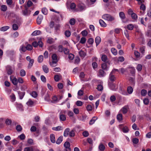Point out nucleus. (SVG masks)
Here are the masks:
<instances>
[{
	"instance_id": "17",
	"label": "nucleus",
	"mask_w": 151,
	"mask_h": 151,
	"mask_svg": "<svg viewBox=\"0 0 151 151\" xmlns=\"http://www.w3.org/2000/svg\"><path fill=\"white\" fill-rule=\"evenodd\" d=\"M18 94L19 97V98L20 99H22L25 94V92H21L20 91H18Z\"/></svg>"
},
{
	"instance_id": "29",
	"label": "nucleus",
	"mask_w": 151,
	"mask_h": 151,
	"mask_svg": "<svg viewBox=\"0 0 151 151\" xmlns=\"http://www.w3.org/2000/svg\"><path fill=\"white\" fill-rule=\"evenodd\" d=\"M99 23L101 26L102 27H105L106 26V24L101 19L99 20Z\"/></svg>"
},
{
	"instance_id": "36",
	"label": "nucleus",
	"mask_w": 151,
	"mask_h": 151,
	"mask_svg": "<svg viewBox=\"0 0 151 151\" xmlns=\"http://www.w3.org/2000/svg\"><path fill=\"white\" fill-rule=\"evenodd\" d=\"M9 27L8 26H5L1 27L0 29V31H5L9 29Z\"/></svg>"
},
{
	"instance_id": "43",
	"label": "nucleus",
	"mask_w": 151,
	"mask_h": 151,
	"mask_svg": "<svg viewBox=\"0 0 151 151\" xmlns=\"http://www.w3.org/2000/svg\"><path fill=\"white\" fill-rule=\"evenodd\" d=\"M130 72L131 74H132L133 75L135 74V68L133 67H131L130 68Z\"/></svg>"
},
{
	"instance_id": "28",
	"label": "nucleus",
	"mask_w": 151,
	"mask_h": 151,
	"mask_svg": "<svg viewBox=\"0 0 151 151\" xmlns=\"http://www.w3.org/2000/svg\"><path fill=\"white\" fill-rule=\"evenodd\" d=\"M42 69L44 71L45 73H47L48 72L49 69L46 65H44L43 66Z\"/></svg>"
},
{
	"instance_id": "23",
	"label": "nucleus",
	"mask_w": 151,
	"mask_h": 151,
	"mask_svg": "<svg viewBox=\"0 0 151 151\" xmlns=\"http://www.w3.org/2000/svg\"><path fill=\"white\" fill-rule=\"evenodd\" d=\"M6 53L7 55L10 56L13 55L14 54V51L13 50H8L6 51Z\"/></svg>"
},
{
	"instance_id": "39",
	"label": "nucleus",
	"mask_w": 151,
	"mask_h": 151,
	"mask_svg": "<svg viewBox=\"0 0 151 151\" xmlns=\"http://www.w3.org/2000/svg\"><path fill=\"white\" fill-rule=\"evenodd\" d=\"M117 119L119 121H120L122 120V114H120L117 116Z\"/></svg>"
},
{
	"instance_id": "51",
	"label": "nucleus",
	"mask_w": 151,
	"mask_h": 151,
	"mask_svg": "<svg viewBox=\"0 0 151 151\" xmlns=\"http://www.w3.org/2000/svg\"><path fill=\"white\" fill-rule=\"evenodd\" d=\"M75 20L74 18L71 19L69 23L70 25H74L75 23Z\"/></svg>"
},
{
	"instance_id": "7",
	"label": "nucleus",
	"mask_w": 151,
	"mask_h": 151,
	"mask_svg": "<svg viewBox=\"0 0 151 151\" xmlns=\"http://www.w3.org/2000/svg\"><path fill=\"white\" fill-rule=\"evenodd\" d=\"M10 79L13 84L14 85H17L18 83V79L14 77H11Z\"/></svg>"
},
{
	"instance_id": "35",
	"label": "nucleus",
	"mask_w": 151,
	"mask_h": 151,
	"mask_svg": "<svg viewBox=\"0 0 151 151\" xmlns=\"http://www.w3.org/2000/svg\"><path fill=\"white\" fill-rule=\"evenodd\" d=\"M22 14L24 16H28L30 14V13L28 12L27 9L23 11Z\"/></svg>"
},
{
	"instance_id": "2",
	"label": "nucleus",
	"mask_w": 151,
	"mask_h": 151,
	"mask_svg": "<svg viewBox=\"0 0 151 151\" xmlns=\"http://www.w3.org/2000/svg\"><path fill=\"white\" fill-rule=\"evenodd\" d=\"M59 116L60 121H64L66 120V116L63 114L62 111L60 112L59 113Z\"/></svg>"
},
{
	"instance_id": "44",
	"label": "nucleus",
	"mask_w": 151,
	"mask_h": 151,
	"mask_svg": "<svg viewBox=\"0 0 151 151\" xmlns=\"http://www.w3.org/2000/svg\"><path fill=\"white\" fill-rule=\"evenodd\" d=\"M10 97L12 99V101L14 102L16 100V97L14 93H12L10 96Z\"/></svg>"
},
{
	"instance_id": "21",
	"label": "nucleus",
	"mask_w": 151,
	"mask_h": 151,
	"mask_svg": "<svg viewBox=\"0 0 151 151\" xmlns=\"http://www.w3.org/2000/svg\"><path fill=\"white\" fill-rule=\"evenodd\" d=\"M61 77V76L60 74L55 75L54 76V79L55 81L58 82L59 81L60 78Z\"/></svg>"
},
{
	"instance_id": "45",
	"label": "nucleus",
	"mask_w": 151,
	"mask_h": 151,
	"mask_svg": "<svg viewBox=\"0 0 151 151\" xmlns=\"http://www.w3.org/2000/svg\"><path fill=\"white\" fill-rule=\"evenodd\" d=\"M142 69V65L141 64H138L137 66L136 69L139 71H141Z\"/></svg>"
},
{
	"instance_id": "10",
	"label": "nucleus",
	"mask_w": 151,
	"mask_h": 151,
	"mask_svg": "<svg viewBox=\"0 0 151 151\" xmlns=\"http://www.w3.org/2000/svg\"><path fill=\"white\" fill-rule=\"evenodd\" d=\"M42 19L43 16L41 15H39L37 17V24H40L41 23Z\"/></svg>"
},
{
	"instance_id": "56",
	"label": "nucleus",
	"mask_w": 151,
	"mask_h": 151,
	"mask_svg": "<svg viewBox=\"0 0 151 151\" xmlns=\"http://www.w3.org/2000/svg\"><path fill=\"white\" fill-rule=\"evenodd\" d=\"M82 134L83 136L85 137H87L89 135L88 132L87 131H85L83 132Z\"/></svg>"
},
{
	"instance_id": "52",
	"label": "nucleus",
	"mask_w": 151,
	"mask_h": 151,
	"mask_svg": "<svg viewBox=\"0 0 151 151\" xmlns=\"http://www.w3.org/2000/svg\"><path fill=\"white\" fill-rule=\"evenodd\" d=\"M16 129L18 132L21 131L22 129V127L20 125H18L16 127Z\"/></svg>"
},
{
	"instance_id": "8",
	"label": "nucleus",
	"mask_w": 151,
	"mask_h": 151,
	"mask_svg": "<svg viewBox=\"0 0 151 151\" xmlns=\"http://www.w3.org/2000/svg\"><path fill=\"white\" fill-rule=\"evenodd\" d=\"M6 68L7 73L9 75L11 74L12 73L11 67L10 66L8 65L6 67Z\"/></svg>"
},
{
	"instance_id": "49",
	"label": "nucleus",
	"mask_w": 151,
	"mask_h": 151,
	"mask_svg": "<svg viewBox=\"0 0 151 151\" xmlns=\"http://www.w3.org/2000/svg\"><path fill=\"white\" fill-rule=\"evenodd\" d=\"M45 100L46 101H49L50 100V95L48 94H47L45 96Z\"/></svg>"
},
{
	"instance_id": "33",
	"label": "nucleus",
	"mask_w": 151,
	"mask_h": 151,
	"mask_svg": "<svg viewBox=\"0 0 151 151\" xmlns=\"http://www.w3.org/2000/svg\"><path fill=\"white\" fill-rule=\"evenodd\" d=\"M20 74L22 77L26 75L25 71L23 69L21 70L20 71Z\"/></svg>"
},
{
	"instance_id": "15",
	"label": "nucleus",
	"mask_w": 151,
	"mask_h": 151,
	"mask_svg": "<svg viewBox=\"0 0 151 151\" xmlns=\"http://www.w3.org/2000/svg\"><path fill=\"white\" fill-rule=\"evenodd\" d=\"M128 107L127 106H125L123 107L121 109L122 112L124 114H126L128 110Z\"/></svg>"
},
{
	"instance_id": "30",
	"label": "nucleus",
	"mask_w": 151,
	"mask_h": 151,
	"mask_svg": "<svg viewBox=\"0 0 151 151\" xmlns=\"http://www.w3.org/2000/svg\"><path fill=\"white\" fill-rule=\"evenodd\" d=\"M97 119L96 117L94 116L92 118V119L90 121L89 124L90 125H92L93 124L96 120Z\"/></svg>"
},
{
	"instance_id": "62",
	"label": "nucleus",
	"mask_w": 151,
	"mask_h": 151,
	"mask_svg": "<svg viewBox=\"0 0 151 151\" xmlns=\"http://www.w3.org/2000/svg\"><path fill=\"white\" fill-rule=\"evenodd\" d=\"M68 114L69 116L73 117L74 115V114L73 112L70 111H68Z\"/></svg>"
},
{
	"instance_id": "47",
	"label": "nucleus",
	"mask_w": 151,
	"mask_h": 151,
	"mask_svg": "<svg viewBox=\"0 0 151 151\" xmlns=\"http://www.w3.org/2000/svg\"><path fill=\"white\" fill-rule=\"evenodd\" d=\"M24 151H33V148L32 147H25Z\"/></svg>"
},
{
	"instance_id": "57",
	"label": "nucleus",
	"mask_w": 151,
	"mask_h": 151,
	"mask_svg": "<svg viewBox=\"0 0 151 151\" xmlns=\"http://www.w3.org/2000/svg\"><path fill=\"white\" fill-rule=\"evenodd\" d=\"M110 99L111 102H113L116 100V97L114 95L111 96L110 97Z\"/></svg>"
},
{
	"instance_id": "11",
	"label": "nucleus",
	"mask_w": 151,
	"mask_h": 151,
	"mask_svg": "<svg viewBox=\"0 0 151 151\" xmlns=\"http://www.w3.org/2000/svg\"><path fill=\"white\" fill-rule=\"evenodd\" d=\"M98 148L99 151H104L105 149V147L102 143H100L99 146Z\"/></svg>"
},
{
	"instance_id": "12",
	"label": "nucleus",
	"mask_w": 151,
	"mask_h": 151,
	"mask_svg": "<svg viewBox=\"0 0 151 151\" xmlns=\"http://www.w3.org/2000/svg\"><path fill=\"white\" fill-rule=\"evenodd\" d=\"M106 75V73L102 70L100 69L99 70L98 75L100 77H103Z\"/></svg>"
},
{
	"instance_id": "54",
	"label": "nucleus",
	"mask_w": 151,
	"mask_h": 151,
	"mask_svg": "<svg viewBox=\"0 0 151 151\" xmlns=\"http://www.w3.org/2000/svg\"><path fill=\"white\" fill-rule=\"evenodd\" d=\"M65 35L67 37H69L71 35V33L69 31L66 30L65 32Z\"/></svg>"
},
{
	"instance_id": "46",
	"label": "nucleus",
	"mask_w": 151,
	"mask_h": 151,
	"mask_svg": "<svg viewBox=\"0 0 151 151\" xmlns=\"http://www.w3.org/2000/svg\"><path fill=\"white\" fill-rule=\"evenodd\" d=\"M58 62L57 60H53L52 61V62L51 63H50V65L52 67H55L56 66L57 62Z\"/></svg>"
},
{
	"instance_id": "20",
	"label": "nucleus",
	"mask_w": 151,
	"mask_h": 151,
	"mask_svg": "<svg viewBox=\"0 0 151 151\" xmlns=\"http://www.w3.org/2000/svg\"><path fill=\"white\" fill-rule=\"evenodd\" d=\"M1 10L3 12H6L7 9V7L6 5H2L0 8Z\"/></svg>"
},
{
	"instance_id": "13",
	"label": "nucleus",
	"mask_w": 151,
	"mask_h": 151,
	"mask_svg": "<svg viewBox=\"0 0 151 151\" xmlns=\"http://www.w3.org/2000/svg\"><path fill=\"white\" fill-rule=\"evenodd\" d=\"M52 130L55 131H59L63 130V127L61 126H58L56 127H53L52 128Z\"/></svg>"
},
{
	"instance_id": "24",
	"label": "nucleus",
	"mask_w": 151,
	"mask_h": 151,
	"mask_svg": "<svg viewBox=\"0 0 151 151\" xmlns=\"http://www.w3.org/2000/svg\"><path fill=\"white\" fill-rule=\"evenodd\" d=\"M131 16L132 19L134 20V21H137L138 17L137 15L135 13H133V14Z\"/></svg>"
},
{
	"instance_id": "31",
	"label": "nucleus",
	"mask_w": 151,
	"mask_h": 151,
	"mask_svg": "<svg viewBox=\"0 0 151 151\" xmlns=\"http://www.w3.org/2000/svg\"><path fill=\"white\" fill-rule=\"evenodd\" d=\"M79 54L81 57L84 58L86 55V53L83 50H81L79 52Z\"/></svg>"
},
{
	"instance_id": "50",
	"label": "nucleus",
	"mask_w": 151,
	"mask_h": 151,
	"mask_svg": "<svg viewBox=\"0 0 151 151\" xmlns=\"http://www.w3.org/2000/svg\"><path fill=\"white\" fill-rule=\"evenodd\" d=\"M69 135L70 137H74L75 135L74 131L73 130H71L69 132Z\"/></svg>"
},
{
	"instance_id": "59",
	"label": "nucleus",
	"mask_w": 151,
	"mask_h": 151,
	"mask_svg": "<svg viewBox=\"0 0 151 151\" xmlns=\"http://www.w3.org/2000/svg\"><path fill=\"white\" fill-rule=\"evenodd\" d=\"M86 109L88 111H91L92 110V106L90 105H88L86 107Z\"/></svg>"
},
{
	"instance_id": "38",
	"label": "nucleus",
	"mask_w": 151,
	"mask_h": 151,
	"mask_svg": "<svg viewBox=\"0 0 151 151\" xmlns=\"http://www.w3.org/2000/svg\"><path fill=\"white\" fill-rule=\"evenodd\" d=\"M34 61V60L33 59H32L31 60H30L29 61V63L28 66L29 68H30L32 67Z\"/></svg>"
},
{
	"instance_id": "37",
	"label": "nucleus",
	"mask_w": 151,
	"mask_h": 151,
	"mask_svg": "<svg viewBox=\"0 0 151 151\" xmlns=\"http://www.w3.org/2000/svg\"><path fill=\"white\" fill-rule=\"evenodd\" d=\"M134 27V25L132 24H129L127 26V29L130 30H132L133 29Z\"/></svg>"
},
{
	"instance_id": "63",
	"label": "nucleus",
	"mask_w": 151,
	"mask_h": 151,
	"mask_svg": "<svg viewBox=\"0 0 151 151\" xmlns=\"http://www.w3.org/2000/svg\"><path fill=\"white\" fill-rule=\"evenodd\" d=\"M31 96L33 97L34 98H36L37 96V93L35 91H33L32 93H31Z\"/></svg>"
},
{
	"instance_id": "60",
	"label": "nucleus",
	"mask_w": 151,
	"mask_h": 151,
	"mask_svg": "<svg viewBox=\"0 0 151 151\" xmlns=\"http://www.w3.org/2000/svg\"><path fill=\"white\" fill-rule=\"evenodd\" d=\"M94 42L93 39L92 38H90L88 40V42L89 44L92 45Z\"/></svg>"
},
{
	"instance_id": "16",
	"label": "nucleus",
	"mask_w": 151,
	"mask_h": 151,
	"mask_svg": "<svg viewBox=\"0 0 151 151\" xmlns=\"http://www.w3.org/2000/svg\"><path fill=\"white\" fill-rule=\"evenodd\" d=\"M70 130V129L69 128H67L65 129L63 134L64 136L65 137H67L68 136L69 133V132Z\"/></svg>"
},
{
	"instance_id": "55",
	"label": "nucleus",
	"mask_w": 151,
	"mask_h": 151,
	"mask_svg": "<svg viewBox=\"0 0 151 151\" xmlns=\"http://www.w3.org/2000/svg\"><path fill=\"white\" fill-rule=\"evenodd\" d=\"M42 12L43 14L46 15L47 14V10L46 8H44L42 9Z\"/></svg>"
},
{
	"instance_id": "32",
	"label": "nucleus",
	"mask_w": 151,
	"mask_h": 151,
	"mask_svg": "<svg viewBox=\"0 0 151 151\" xmlns=\"http://www.w3.org/2000/svg\"><path fill=\"white\" fill-rule=\"evenodd\" d=\"M101 67L102 69L104 70H107L108 69V67L107 66L106 64L105 63L102 64Z\"/></svg>"
},
{
	"instance_id": "40",
	"label": "nucleus",
	"mask_w": 151,
	"mask_h": 151,
	"mask_svg": "<svg viewBox=\"0 0 151 151\" xmlns=\"http://www.w3.org/2000/svg\"><path fill=\"white\" fill-rule=\"evenodd\" d=\"M127 91L128 92L129 94H131L133 91V89L131 86H129L127 88Z\"/></svg>"
},
{
	"instance_id": "5",
	"label": "nucleus",
	"mask_w": 151,
	"mask_h": 151,
	"mask_svg": "<svg viewBox=\"0 0 151 151\" xmlns=\"http://www.w3.org/2000/svg\"><path fill=\"white\" fill-rule=\"evenodd\" d=\"M119 16L123 22H125L124 21V19L126 18V16L124 13L123 12H120L119 14Z\"/></svg>"
},
{
	"instance_id": "58",
	"label": "nucleus",
	"mask_w": 151,
	"mask_h": 151,
	"mask_svg": "<svg viewBox=\"0 0 151 151\" xmlns=\"http://www.w3.org/2000/svg\"><path fill=\"white\" fill-rule=\"evenodd\" d=\"M86 39L85 37H83L81 38L80 42L82 44H84L86 42Z\"/></svg>"
},
{
	"instance_id": "42",
	"label": "nucleus",
	"mask_w": 151,
	"mask_h": 151,
	"mask_svg": "<svg viewBox=\"0 0 151 151\" xmlns=\"http://www.w3.org/2000/svg\"><path fill=\"white\" fill-rule=\"evenodd\" d=\"M43 57L42 55H40L38 58V61L39 63H41L43 60Z\"/></svg>"
},
{
	"instance_id": "26",
	"label": "nucleus",
	"mask_w": 151,
	"mask_h": 151,
	"mask_svg": "<svg viewBox=\"0 0 151 151\" xmlns=\"http://www.w3.org/2000/svg\"><path fill=\"white\" fill-rule=\"evenodd\" d=\"M27 104L28 106H32L34 104V102L31 99H29L28 101L27 102Z\"/></svg>"
},
{
	"instance_id": "25",
	"label": "nucleus",
	"mask_w": 151,
	"mask_h": 151,
	"mask_svg": "<svg viewBox=\"0 0 151 151\" xmlns=\"http://www.w3.org/2000/svg\"><path fill=\"white\" fill-rule=\"evenodd\" d=\"M27 50L26 47L22 45L20 47L19 50L21 52H24Z\"/></svg>"
},
{
	"instance_id": "18",
	"label": "nucleus",
	"mask_w": 151,
	"mask_h": 151,
	"mask_svg": "<svg viewBox=\"0 0 151 151\" xmlns=\"http://www.w3.org/2000/svg\"><path fill=\"white\" fill-rule=\"evenodd\" d=\"M63 139V137L60 136L58 138L55 142L57 144L59 145L62 142Z\"/></svg>"
},
{
	"instance_id": "14",
	"label": "nucleus",
	"mask_w": 151,
	"mask_h": 151,
	"mask_svg": "<svg viewBox=\"0 0 151 151\" xmlns=\"http://www.w3.org/2000/svg\"><path fill=\"white\" fill-rule=\"evenodd\" d=\"M101 41L100 37L99 36H97L95 38V42L96 44V45L97 46L99 44Z\"/></svg>"
},
{
	"instance_id": "4",
	"label": "nucleus",
	"mask_w": 151,
	"mask_h": 151,
	"mask_svg": "<svg viewBox=\"0 0 151 151\" xmlns=\"http://www.w3.org/2000/svg\"><path fill=\"white\" fill-rule=\"evenodd\" d=\"M70 144L68 142H66L64 144V146L66 148L65 151H70Z\"/></svg>"
},
{
	"instance_id": "22",
	"label": "nucleus",
	"mask_w": 151,
	"mask_h": 151,
	"mask_svg": "<svg viewBox=\"0 0 151 151\" xmlns=\"http://www.w3.org/2000/svg\"><path fill=\"white\" fill-rule=\"evenodd\" d=\"M41 33L40 30H36L33 32L32 35L33 36H36L41 34Z\"/></svg>"
},
{
	"instance_id": "19",
	"label": "nucleus",
	"mask_w": 151,
	"mask_h": 151,
	"mask_svg": "<svg viewBox=\"0 0 151 151\" xmlns=\"http://www.w3.org/2000/svg\"><path fill=\"white\" fill-rule=\"evenodd\" d=\"M113 73H112V72H111L109 75V79L111 81H114L115 79V76L113 75Z\"/></svg>"
},
{
	"instance_id": "27",
	"label": "nucleus",
	"mask_w": 151,
	"mask_h": 151,
	"mask_svg": "<svg viewBox=\"0 0 151 151\" xmlns=\"http://www.w3.org/2000/svg\"><path fill=\"white\" fill-rule=\"evenodd\" d=\"M111 53L114 55H116L117 54V52L116 50L114 48H112L111 49Z\"/></svg>"
},
{
	"instance_id": "53",
	"label": "nucleus",
	"mask_w": 151,
	"mask_h": 151,
	"mask_svg": "<svg viewBox=\"0 0 151 151\" xmlns=\"http://www.w3.org/2000/svg\"><path fill=\"white\" fill-rule=\"evenodd\" d=\"M6 2L7 4L9 6L11 7L13 1L12 0H6Z\"/></svg>"
},
{
	"instance_id": "6",
	"label": "nucleus",
	"mask_w": 151,
	"mask_h": 151,
	"mask_svg": "<svg viewBox=\"0 0 151 151\" xmlns=\"http://www.w3.org/2000/svg\"><path fill=\"white\" fill-rule=\"evenodd\" d=\"M76 4L74 3H71L70 5V8L74 12L78 11V9H76Z\"/></svg>"
},
{
	"instance_id": "9",
	"label": "nucleus",
	"mask_w": 151,
	"mask_h": 151,
	"mask_svg": "<svg viewBox=\"0 0 151 151\" xmlns=\"http://www.w3.org/2000/svg\"><path fill=\"white\" fill-rule=\"evenodd\" d=\"M50 139L51 142L53 143H55V135L53 134H51L50 136Z\"/></svg>"
},
{
	"instance_id": "64",
	"label": "nucleus",
	"mask_w": 151,
	"mask_h": 151,
	"mask_svg": "<svg viewBox=\"0 0 151 151\" xmlns=\"http://www.w3.org/2000/svg\"><path fill=\"white\" fill-rule=\"evenodd\" d=\"M140 8L141 10H142L144 11L145 10L146 6L144 4H142L140 7Z\"/></svg>"
},
{
	"instance_id": "41",
	"label": "nucleus",
	"mask_w": 151,
	"mask_h": 151,
	"mask_svg": "<svg viewBox=\"0 0 151 151\" xmlns=\"http://www.w3.org/2000/svg\"><path fill=\"white\" fill-rule=\"evenodd\" d=\"M27 50H31L32 49V45L30 44H28L26 47Z\"/></svg>"
},
{
	"instance_id": "48",
	"label": "nucleus",
	"mask_w": 151,
	"mask_h": 151,
	"mask_svg": "<svg viewBox=\"0 0 151 151\" xmlns=\"http://www.w3.org/2000/svg\"><path fill=\"white\" fill-rule=\"evenodd\" d=\"M147 93V91L145 89L142 90L141 92V94L143 96H145Z\"/></svg>"
},
{
	"instance_id": "3",
	"label": "nucleus",
	"mask_w": 151,
	"mask_h": 151,
	"mask_svg": "<svg viewBox=\"0 0 151 151\" xmlns=\"http://www.w3.org/2000/svg\"><path fill=\"white\" fill-rule=\"evenodd\" d=\"M78 6L79 9H78V11H82L85 10L86 9L85 4L82 3L79 4Z\"/></svg>"
},
{
	"instance_id": "61",
	"label": "nucleus",
	"mask_w": 151,
	"mask_h": 151,
	"mask_svg": "<svg viewBox=\"0 0 151 151\" xmlns=\"http://www.w3.org/2000/svg\"><path fill=\"white\" fill-rule=\"evenodd\" d=\"M12 122V121L11 119H7L5 121V123L8 125H10Z\"/></svg>"
},
{
	"instance_id": "34",
	"label": "nucleus",
	"mask_w": 151,
	"mask_h": 151,
	"mask_svg": "<svg viewBox=\"0 0 151 151\" xmlns=\"http://www.w3.org/2000/svg\"><path fill=\"white\" fill-rule=\"evenodd\" d=\"M101 59L102 61L105 62L107 60V57L106 55H103L101 56Z\"/></svg>"
},
{
	"instance_id": "1",
	"label": "nucleus",
	"mask_w": 151,
	"mask_h": 151,
	"mask_svg": "<svg viewBox=\"0 0 151 151\" xmlns=\"http://www.w3.org/2000/svg\"><path fill=\"white\" fill-rule=\"evenodd\" d=\"M102 17L103 19L109 21H111L114 19V17L108 14H104L102 16Z\"/></svg>"
}]
</instances>
